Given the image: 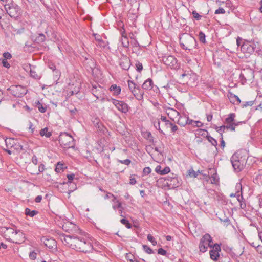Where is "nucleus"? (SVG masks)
I'll return each instance as SVG.
<instances>
[{
    "label": "nucleus",
    "mask_w": 262,
    "mask_h": 262,
    "mask_svg": "<svg viewBox=\"0 0 262 262\" xmlns=\"http://www.w3.org/2000/svg\"><path fill=\"white\" fill-rule=\"evenodd\" d=\"M181 47L185 50H192L196 48L197 42L192 35L188 33H184L180 37Z\"/></svg>",
    "instance_id": "obj_1"
},
{
    "label": "nucleus",
    "mask_w": 262,
    "mask_h": 262,
    "mask_svg": "<svg viewBox=\"0 0 262 262\" xmlns=\"http://www.w3.org/2000/svg\"><path fill=\"white\" fill-rule=\"evenodd\" d=\"M75 242L74 249L77 251L87 253L91 252L93 249L91 243L86 238L77 236Z\"/></svg>",
    "instance_id": "obj_2"
},
{
    "label": "nucleus",
    "mask_w": 262,
    "mask_h": 262,
    "mask_svg": "<svg viewBox=\"0 0 262 262\" xmlns=\"http://www.w3.org/2000/svg\"><path fill=\"white\" fill-rule=\"evenodd\" d=\"M58 141L64 148H73L75 146L73 137L67 133H61L59 136Z\"/></svg>",
    "instance_id": "obj_3"
},
{
    "label": "nucleus",
    "mask_w": 262,
    "mask_h": 262,
    "mask_svg": "<svg viewBox=\"0 0 262 262\" xmlns=\"http://www.w3.org/2000/svg\"><path fill=\"white\" fill-rule=\"evenodd\" d=\"M232 166L236 172L241 171L245 167L246 161L245 158L238 156V153L233 154L231 158Z\"/></svg>",
    "instance_id": "obj_4"
},
{
    "label": "nucleus",
    "mask_w": 262,
    "mask_h": 262,
    "mask_svg": "<svg viewBox=\"0 0 262 262\" xmlns=\"http://www.w3.org/2000/svg\"><path fill=\"white\" fill-rule=\"evenodd\" d=\"M7 14L12 18H17L20 14V7L13 2L7 3L4 6Z\"/></svg>",
    "instance_id": "obj_5"
},
{
    "label": "nucleus",
    "mask_w": 262,
    "mask_h": 262,
    "mask_svg": "<svg viewBox=\"0 0 262 262\" xmlns=\"http://www.w3.org/2000/svg\"><path fill=\"white\" fill-rule=\"evenodd\" d=\"M221 244H215L209 251L210 257L211 260L217 262H223V255L220 254L221 252Z\"/></svg>",
    "instance_id": "obj_6"
},
{
    "label": "nucleus",
    "mask_w": 262,
    "mask_h": 262,
    "mask_svg": "<svg viewBox=\"0 0 262 262\" xmlns=\"http://www.w3.org/2000/svg\"><path fill=\"white\" fill-rule=\"evenodd\" d=\"M258 45L253 40H245L241 45V50L244 53L252 54L254 53Z\"/></svg>",
    "instance_id": "obj_7"
},
{
    "label": "nucleus",
    "mask_w": 262,
    "mask_h": 262,
    "mask_svg": "<svg viewBox=\"0 0 262 262\" xmlns=\"http://www.w3.org/2000/svg\"><path fill=\"white\" fill-rule=\"evenodd\" d=\"M162 61L166 66L171 69L177 70L180 68L177 59L173 56H164L162 57Z\"/></svg>",
    "instance_id": "obj_8"
},
{
    "label": "nucleus",
    "mask_w": 262,
    "mask_h": 262,
    "mask_svg": "<svg viewBox=\"0 0 262 262\" xmlns=\"http://www.w3.org/2000/svg\"><path fill=\"white\" fill-rule=\"evenodd\" d=\"M77 235H69L63 234L60 236L62 242L68 247L74 249Z\"/></svg>",
    "instance_id": "obj_9"
},
{
    "label": "nucleus",
    "mask_w": 262,
    "mask_h": 262,
    "mask_svg": "<svg viewBox=\"0 0 262 262\" xmlns=\"http://www.w3.org/2000/svg\"><path fill=\"white\" fill-rule=\"evenodd\" d=\"M111 101L118 111L124 114L128 112L129 106L128 104L124 101L113 98L111 99Z\"/></svg>",
    "instance_id": "obj_10"
},
{
    "label": "nucleus",
    "mask_w": 262,
    "mask_h": 262,
    "mask_svg": "<svg viewBox=\"0 0 262 262\" xmlns=\"http://www.w3.org/2000/svg\"><path fill=\"white\" fill-rule=\"evenodd\" d=\"M119 64L124 70H128L131 66L129 58L126 55H122L119 58Z\"/></svg>",
    "instance_id": "obj_11"
},
{
    "label": "nucleus",
    "mask_w": 262,
    "mask_h": 262,
    "mask_svg": "<svg viewBox=\"0 0 262 262\" xmlns=\"http://www.w3.org/2000/svg\"><path fill=\"white\" fill-rule=\"evenodd\" d=\"M12 93L15 97H22L27 93V90L22 86L16 85L12 88Z\"/></svg>",
    "instance_id": "obj_12"
},
{
    "label": "nucleus",
    "mask_w": 262,
    "mask_h": 262,
    "mask_svg": "<svg viewBox=\"0 0 262 262\" xmlns=\"http://www.w3.org/2000/svg\"><path fill=\"white\" fill-rule=\"evenodd\" d=\"M253 77V73L251 71L244 70L240 74L239 79L243 84L245 83L247 80Z\"/></svg>",
    "instance_id": "obj_13"
},
{
    "label": "nucleus",
    "mask_w": 262,
    "mask_h": 262,
    "mask_svg": "<svg viewBox=\"0 0 262 262\" xmlns=\"http://www.w3.org/2000/svg\"><path fill=\"white\" fill-rule=\"evenodd\" d=\"M236 189L237 190V195L236 196V199L237 201L241 203L240 206L242 208H244L245 206V204H243L242 202L243 200V196L242 195V186L241 183H237L236 185Z\"/></svg>",
    "instance_id": "obj_14"
},
{
    "label": "nucleus",
    "mask_w": 262,
    "mask_h": 262,
    "mask_svg": "<svg viewBox=\"0 0 262 262\" xmlns=\"http://www.w3.org/2000/svg\"><path fill=\"white\" fill-rule=\"evenodd\" d=\"M42 241L45 245L49 249H53L56 247V242L52 238L44 237Z\"/></svg>",
    "instance_id": "obj_15"
},
{
    "label": "nucleus",
    "mask_w": 262,
    "mask_h": 262,
    "mask_svg": "<svg viewBox=\"0 0 262 262\" xmlns=\"http://www.w3.org/2000/svg\"><path fill=\"white\" fill-rule=\"evenodd\" d=\"M166 180L167 181V184L169 186H171L172 187H177L179 186V183L178 179L176 176H167Z\"/></svg>",
    "instance_id": "obj_16"
},
{
    "label": "nucleus",
    "mask_w": 262,
    "mask_h": 262,
    "mask_svg": "<svg viewBox=\"0 0 262 262\" xmlns=\"http://www.w3.org/2000/svg\"><path fill=\"white\" fill-rule=\"evenodd\" d=\"M166 114L172 120H174L175 118H177L180 115V114L178 111L172 108H167L166 109Z\"/></svg>",
    "instance_id": "obj_17"
},
{
    "label": "nucleus",
    "mask_w": 262,
    "mask_h": 262,
    "mask_svg": "<svg viewBox=\"0 0 262 262\" xmlns=\"http://www.w3.org/2000/svg\"><path fill=\"white\" fill-rule=\"evenodd\" d=\"M132 93L138 100H141L143 98L144 92L139 86H137Z\"/></svg>",
    "instance_id": "obj_18"
},
{
    "label": "nucleus",
    "mask_w": 262,
    "mask_h": 262,
    "mask_svg": "<svg viewBox=\"0 0 262 262\" xmlns=\"http://www.w3.org/2000/svg\"><path fill=\"white\" fill-rule=\"evenodd\" d=\"M93 35L94 36L96 41L98 42L97 44V46L101 48H105L106 46V42L102 40L101 35L97 33L93 34Z\"/></svg>",
    "instance_id": "obj_19"
},
{
    "label": "nucleus",
    "mask_w": 262,
    "mask_h": 262,
    "mask_svg": "<svg viewBox=\"0 0 262 262\" xmlns=\"http://www.w3.org/2000/svg\"><path fill=\"white\" fill-rule=\"evenodd\" d=\"M154 83L151 78H148L142 85V89L145 90H150L153 88Z\"/></svg>",
    "instance_id": "obj_20"
},
{
    "label": "nucleus",
    "mask_w": 262,
    "mask_h": 262,
    "mask_svg": "<svg viewBox=\"0 0 262 262\" xmlns=\"http://www.w3.org/2000/svg\"><path fill=\"white\" fill-rule=\"evenodd\" d=\"M29 68L30 76L35 79H40L41 78V75L37 74L35 70V67L34 66L31 67V66L29 64Z\"/></svg>",
    "instance_id": "obj_21"
},
{
    "label": "nucleus",
    "mask_w": 262,
    "mask_h": 262,
    "mask_svg": "<svg viewBox=\"0 0 262 262\" xmlns=\"http://www.w3.org/2000/svg\"><path fill=\"white\" fill-rule=\"evenodd\" d=\"M28 171L32 174V175H38L40 172H42L45 170V165L43 164H40L38 166V169L37 170H32L30 169V166L28 167Z\"/></svg>",
    "instance_id": "obj_22"
},
{
    "label": "nucleus",
    "mask_w": 262,
    "mask_h": 262,
    "mask_svg": "<svg viewBox=\"0 0 262 262\" xmlns=\"http://www.w3.org/2000/svg\"><path fill=\"white\" fill-rule=\"evenodd\" d=\"M110 91L113 92L114 95L118 96L121 93V89L116 84H113L110 88Z\"/></svg>",
    "instance_id": "obj_23"
},
{
    "label": "nucleus",
    "mask_w": 262,
    "mask_h": 262,
    "mask_svg": "<svg viewBox=\"0 0 262 262\" xmlns=\"http://www.w3.org/2000/svg\"><path fill=\"white\" fill-rule=\"evenodd\" d=\"M179 119L177 121V123L182 126H185L187 124V117L188 116H179Z\"/></svg>",
    "instance_id": "obj_24"
},
{
    "label": "nucleus",
    "mask_w": 262,
    "mask_h": 262,
    "mask_svg": "<svg viewBox=\"0 0 262 262\" xmlns=\"http://www.w3.org/2000/svg\"><path fill=\"white\" fill-rule=\"evenodd\" d=\"M49 128L47 127L41 129L39 132V134L41 136H45L47 138H49L52 135V132H49Z\"/></svg>",
    "instance_id": "obj_25"
},
{
    "label": "nucleus",
    "mask_w": 262,
    "mask_h": 262,
    "mask_svg": "<svg viewBox=\"0 0 262 262\" xmlns=\"http://www.w3.org/2000/svg\"><path fill=\"white\" fill-rule=\"evenodd\" d=\"M228 97L230 101L233 103H236V101H237V103H239L241 102L239 98L237 95H234L231 93H229Z\"/></svg>",
    "instance_id": "obj_26"
},
{
    "label": "nucleus",
    "mask_w": 262,
    "mask_h": 262,
    "mask_svg": "<svg viewBox=\"0 0 262 262\" xmlns=\"http://www.w3.org/2000/svg\"><path fill=\"white\" fill-rule=\"evenodd\" d=\"M15 140L13 138H7L5 140V143L8 148H12L14 146Z\"/></svg>",
    "instance_id": "obj_27"
},
{
    "label": "nucleus",
    "mask_w": 262,
    "mask_h": 262,
    "mask_svg": "<svg viewBox=\"0 0 262 262\" xmlns=\"http://www.w3.org/2000/svg\"><path fill=\"white\" fill-rule=\"evenodd\" d=\"M125 32V30H123V32H121V34H122V39H121V42H122V46L124 47V48H128V46H129V41H128V39L127 38V37L126 36H124L123 34Z\"/></svg>",
    "instance_id": "obj_28"
},
{
    "label": "nucleus",
    "mask_w": 262,
    "mask_h": 262,
    "mask_svg": "<svg viewBox=\"0 0 262 262\" xmlns=\"http://www.w3.org/2000/svg\"><path fill=\"white\" fill-rule=\"evenodd\" d=\"M235 117V114L234 113H230L228 117L226 118L225 122L227 124H231L234 123V118Z\"/></svg>",
    "instance_id": "obj_29"
},
{
    "label": "nucleus",
    "mask_w": 262,
    "mask_h": 262,
    "mask_svg": "<svg viewBox=\"0 0 262 262\" xmlns=\"http://www.w3.org/2000/svg\"><path fill=\"white\" fill-rule=\"evenodd\" d=\"M38 213V212L36 210H31L29 208H28L25 209V214L27 216H29L32 217L37 215Z\"/></svg>",
    "instance_id": "obj_30"
},
{
    "label": "nucleus",
    "mask_w": 262,
    "mask_h": 262,
    "mask_svg": "<svg viewBox=\"0 0 262 262\" xmlns=\"http://www.w3.org/2000/svg\"><path fill=\"white\" fill-rule=\"evenodd\" d=\"M46 39L45 35L42 33H40L38 34V36L36 37L35 39V41L37 43H40L45 41Z\"/></svg>",
    "instance_id": "obj_31"
},
{
    "label": "nucleus",
    "mask_w": 262,
    "mask_h": 262,
    "mask_svg": "<svg viewBox=\"0 0 262 262\" xmlns=\"http://www.w3.org/2000/svg\"><path fill=\"white\" fill-rule=\"evenodd\" d=\"M35 106L41 113H45L47 111V107L43 106L39 101L35 102Z\"/></svg>",
    "instance_id": "obj_32"
},
{
    "label": "nucleus",
    "mask_w": 262,
    "mask_h": 262,
    "mask_svg": "<svg viewBox=\"0 0 262 262\" xmlns=\"http://www.w3.org/2000/svg\"><path fill=\"white\" fill-rule=\"evenodd\" d=\"M199 247L200 252L204 253L207 250L208 246L206 243H203V241H200Z\"/></svg>",
    "instance_id": "obj_33"
},
{
    "label": "nucleus",
    "mask_w": 262,
    "mask_h": 262,
    "mask_svg": "<svg viewBox=\"0 0 262 262\" xmlns=\"http://www.w3.org/2000/svg\"><path fill=\"white\" fill-rule=\"evenodd\" d=\"M65 168L66 167L64 166V164H62V163H61L60 162H58L57 164V165L56 166L55 170L57 173H60L61 172L63 171V169Z\"/></svg>",
    "instance_id": "obj_34"
},
{
    "label": "nucleus",
    "mask_w": 262,
    "mask_h": 262,
    "mask_svg": "<svg viewBox=\"0 0 262 262\" xmlns=\"http://www.w3.org/2000/svg\"><path fill=\"white\" fill-rule=\"evenodd\" d=\"M239 124L238 123H232L231 124H227V125H225L226 129H230L231 131H234L235 129V126Z\"/></svg>",
    "instance_id": "obj_35"
},
{
    "label": "nucleus",
    "mask_w": 262,
    "mask_h": 262,
    "mask_svg": "<svg viewBox=\"0 0 262 262\" xmlns=\"http://www.w3.org/2000/svg\"><path fill=\"white\" fill-rule=\"evenodd\" d=\"M196 134L199 136H203L206 138L207 135H208V131L205 129H199L196 130Z\"/></svg>",
    "instance_id": "obj_36"
},
{
    "label": "nucleus",
    "mask_w": 262,
    "mask_h": 262,
    "mask_svg": "<svg viewBox=\"0 0 262 262\" xmlns=\"http://www.w3.org/2000/svg\"><path fill=\"white\" fill-rule=\"evenodd\" d=\"M206 138L207 139L208 141L210 143H211V144L213 146H214L215 147H216L217 145V141L215 139H214L213 137H212L210 135H207L206 136Z\"/></svg>",
    "instance_id": "obj_37"
},
{
    "label": "nucleus",
    "mask_w": 262,
    "mask_h": 262,
    "mask_svg": "<svg viewBox=\"0 0 262 262\" xmlns=\"http://www.w3.org/2000/svg\"><path fill=\"white\" fill-rule=\"evenodd\" d=\"M210 181L212 184H216L219 181V177L216 173H214L210 177Z\"/></svg>",
    "instance_id": "obj_38"
},
{
    "label": "nucleus",
    "mask_w": 262,
    "mask_h": 262,
    "mask_svg": "<svg viewBox=\"0 0 262 262\" xmlns=\"http://www.w3.org/2000/svg\"><path fill=\"white\" fill-rule=\"evenodd\" d=\"M205 37H206V36H205V34L203 32L200 31L199 33V40H200V41L201 42H202L203 43H206Z\"/></svg>",
    "instance_id": "obj_39"
},
{
    "label": "nucleus",
    "mask_w": 262,
    "mask_h": 262,
    "mask_svg": "<svg viewBox=\"0 0 262 262\" xmlns=\"http://www.w3.org/2000/svg\"><path fill=\"white\" fill-rule=\"evenodd\" d=\"M128 85L129 90L132 92L134 90L137 88V85L133 81L128 80Z\"/></svg>",
    "instance_id": "obj_40"
},
{
    "label": "nucleus",
    "mask_w": 262,
    "mask_h": 262,
    "mask_svg": "<svg viewBox=\"0 0 262 262\" xmlns=\"http://www.w3.org/2000/svg\"><path fill=\"white\" fill-rule=\"evenodd\" d=\"M120 222L124 225L126 228L128 229H130L132 228V225L130 223H129V221L125 219H122L120 220Z\"/></svg>",
    "instance_id": "obj_41"
},
{
    "label": "nucleus",
    "mask_w": 262,
    "mask_h": 262,
    "mask_svg": "<svg viewBox=\"0 0 262 262\" xmlns=\"http://www.w3.org/2000/svg\"><path fill=\"white\" fill-rule=\"evenodd\" d=\"M198 173H200L199 170L195 172L193 169H190L189 170L188 174L191 177L196 178L198 176Z\"/></svg>",
    "instance_id": "obj_42"
},
{
    "label": "nucleus",
    "mask_w": 262,
    "mask_h": 262,
    "mask_svg": "<svg viewBox=\"0 0 262 262\" xmlns=\"http://www.w3.org/2000/svg\"><path fill=\"white\" fill-rule=\"evenodd\" d=\"M92 94L97 98H99V93L98 90L97 89L96 86H93V88L92 89Z\"/></svg>",
    "instance_id": "obj_43"
},
{
    "label": "nucleus",
    "mask_w": 262,
    "mask_h": 262,
    "mask_svg": "<svg viewBox=\"0 0 262 262\" xmlns=\"http://www.w3.org/2000/svg\"><path fill=\"white\" fill-rule=\"evenodd\" d=\"M143 250L145 252L148 254H152L154 253V251L151 249L147 245H143Z\"/></svg>",
    "instance_id": "obj_44"
},
{
    "label": "nucleus",
    "mask_w": 262,
    "mask_h": 262,
    "mask_svg": "<svg viewBox=\"0 0 262 262\" xmlns=\"http://www.w3.org/2000/svg\"><path fill=\"white\" fill-rule=\"evenodd\" d=\"M147 239L149 242H150L154 246L156 245L157 244V241L155 240V238L151 234H148Z\"/></svg>",
    "instance_id": "obj_45"
},
{
    "label": "nucleus",
    "mask_w": 262,
    "mask_h": 262,
    "mask_svg": "<svg viewBox=\"0 0 262 262\" xmlns=\"http://www.w3.org/2000/svg\"><path fill=\"white\" fill-rule=\"evenodd\" d=\"M210 235L208 233H206L200 239V241H203V243L207 244L208 241L210 239Z\"/></svg>",
    "instance_id": "obj_46"
},
{
    "label": "nucleus",
    "mask_w": 262,
    "mask_h": 262,
    "mask_svg": "<svg viewBox=\"0 0 262 262\" xmlns=\"http://www.w3.org/2000/svg\"><path fill=\"white\" fill-rule=\"evenodd\" d=\"M29 128L31 130V133L32 134L37 135V132L35 131V127H33V125L30 121L29 122Z\"/></svg>",
    "instance_id": "obj_47"
},
{
    "label": "nucleus",
    "mask_w": 262,
    "mask_h": 262,
    "mask_svg": "<svg viewBox=\"0 0 262 262\" xmlns=\"http://www.w3.org/2000/svg\"><path fill=\"white\" fill-rule=\"evenodd\" d=\"M0 61H1V63L4 67L8 69L10 67V64L8 63L6 59H0Z\"/></svg>",
    "instance_id": "obj_48"
},
{
    "label": "nucleus",
    "mask_w": 262,
    "mask_h": 262,
    "mask_svg": "<svg viewBox=\"0 0 262 262\" xmlns=\"http://www.w3.org/2000/svg\"><path fill=\"white\" fill-rule=\"evenodd\" d=\"M151 168L149 167H145L143 170L142 176H146L149 174L151 172Z\"/></svg>",
    "instance_id": "obj_49"
},
{
    "label": "nucleus",
    "mask_w": 262,
    "mask_h": 262,
    "mask_svg": "<svg viewBox=\"0 0 262 262\" xmlns=\"http://www.w3.org/2000/svg\"><path fill=\"white\" fill-rule=\"evenodd\" d=\"M116 202L117 204L113 206V208L114 209V210H115L117 209H119L120 208L122 207V203L120 201H119L118 200H117L116 201Z\"/></svg>",
    "instance_id": "obj_50"
},
{
    "label": "nucleus",
    "mask_w": 262,
    "mask_h": 262,
    "mask_svg": "<svg viewBox=\"0 0 262 262\" xmlns=\"http://www.w3.org/2000/svg\"><path fill=\"white\" fill-rule=\"evenodd\" d=\"M136 68H137V71L138 72H140L142 70V69H143L142 64L141 62H139V61L136 62Z\"/></svg>",
    "instance_id": "obj_51"
},
{
    "label": "nucleus",
    "mask_w": 262,
    "mask_h": 262,
    "mask_svg": "<svg viewBox=\"0 0 262 262\" xmlns=\"http://www.w3.org/2000/svg\"><path fill=\"white\" fill-rule=\"evenodd\" d=\"M49 67L53 71L55 72L56 74H59V72L58 70H57L55 65L54 63H50L49 64Z\"/></svg>",
    "instance_id": "obj_52"
},
{
    "label": "nucleus",
    "mask_w": 262,
    "mask_h": 262,
    "mask_svg": "<svg viewBox=\"0 0 262 262\" xmlns=\"http://www.w3.org/2000/svg\"><path fill=\"white\" fill-rule=\"evenodd\" d=\"M118 161L119 163L123 164H125L126 165H128L131 163V161L128 159H126L123 160H118Z\"/></svg>",
    "instance_id": "obj_53"
},
{
    "label": "nucleus",
    "mask_w": 262,
    "mask_h": 262,
    "mask_svg": "<svg viewBox=\"0 0 262 262\" xmlns=\"http://www.w3.org/2000/svg\"><path fill=\"white\" fill-rule=\"evenodd\" d=\"M130 38H131V39L133 40L131 41L132 45L135 47H139V44L138 42L137 41V40L136 39L134 38L133 37H131Z\"/></svg>",
    "instance_id": "obj_54"
},
{
    "label": "nucleus",
    "mask_w": 262,
    "mask_h": 262,
    "mask_svg": "<svg viewBox=\"0 0 262 262\" xmlns=\"http://www.w3.org/2000/svg\"><path fill=\"white\" fill-rule=\"evenodd\" d=\"M225 125H222L218 128L217 132L221 135V137H223V133L225 132Z\"/></svg>",
    "instance_id": "obj_55"
},
{
    "label": "nucleus",
    "mask_w": 262,
    "mask_h": 262,
    "mask_svg": "<svg viewBox=\"0 0 262 262\" xmlns=\"http://www.w3.org/2000/svg\"><path fill=\"white\" fill-rule=\"evenodd\" d=\"M192 15L193 17L198 20H200L202 16L200 15L196 11H193L192 12Z\"/></svg>",
    "instance_id": "obj_56"
},
{
    "label": "nucleus",
    "mask_w": 262,
    "mask_h": 262,
    "mask_svg": "<svg viewBox=\"0 0 262 262\" xmlns=\"http://www.w3.org/2000/svg\"><path fill=\"white\" fill-rule=\"evenodd\" d=\"M170 171V168L169 167H165L163 170L161 171V174H166L168 173Z\"/></svg>",
    "instance_id": "obj_57"
},
{
    "label": "nucleus",
    "mask_w": 262,
    "mask_h": 262,
    "mask_svg": "<svg viewBox=\"0 0 262 262\" xmlns=\"http://www.w3.org/2000/svg\"><path fill=\"white\" fill-rule=\"evenodd\" d=\"M3 56L4 58V59H10L12 58L11 54L9 52H5L3 54Z\"/></svg>",
    "instance_id": "obj_58"
},
{
    "label": "nucleus",
    "mask_w": 262,
    "mask_h": 262,
    "mask_svg": "<svg viewBox=\"0 0 262 262\" xmlns=\"http://www.w3.org/2000/svg\"><path fill=\"white\" fill-rule=\"evenodd\" d=\"M67 177L68 179V183L71 184L72 181L74 179V178L75 177V174L73 173H72L71 174H68Z\"/></svg>",
    "instance_id": "obj_59"
},
{
    "label": "nucleus",
    "mask_w": 262,
    "mask_h": 262,
    "mask_svg": "<svg viewBox=\"0 0 262 262\" xmlns=\"http://www.w3.org/2000/svg\"><path fill=\"white\" fill-rule=\"evenodd\" d=\"M225 13V10L223 8H219L215 11V14H224Z\"/></svg>",
    "instance_id": "obj_60"
},
{
    "label": "nucleus",
    "mask_w": 262,
    "mask_h": 262,
    "mask_svg": "<svg viewBox=\"0 0 262 262\" xmlns=\"http://www.w3.org/2000/svg\"><path fill=\"white\" fill-rule=\"evenodd\" d=\"M36 253L34 251H32L29 254V257L31 259L34 260L36 258Z\"/></svg>",
    "instance_id": "obj_61"
},
{
    "label": "nucleus",
    "mask_w": 262,
    "mask_h": 262,
    "mask_svg": "<svg viewBox=\"0 0 262 262\" xmlns=\"http://www.w3.org/2000/svg\"><path fill=\"white\" fill-rule=\"evenodd\" d=\"M158 253L159 254L162 255H165L167 253V252L165 250L163 249V248H161L158 249Z\"/></svg>",
    "instance_id": "obj_62"
},
{
    "label": "nucleus",
    "mask_w": 262,
    "mask_h": 262,
    "mask_svg": "<svg viewBox=\"0 0 262 262\" xmlns=\"http://www.w3.org/2000/svg\"><path fill=\"white\" fill-rule=\"evenodd\" d=\"M170 127L171 128V132L172 133H175L176 131L178 130V126L174 124L173 123L171 124Z\"/></svg>",
    "instance_id": "obj_63"
},
{
    "label": "nucleus",
    "mask_w": 262,
    "mask_h": 262,
    "mask_svg": "<svg viewBox=\"0 0 262 262\" xmlns=\"http://www.w3.org/2000/svg\"><path fill=\"white\" fill-rule=\"evenodd\" d=\"M32 162L35 165H36L38 163V159L35 155H33L31 159Z\"/></svg>",
    "instance_id": "obj_64"
}]
</instances>
